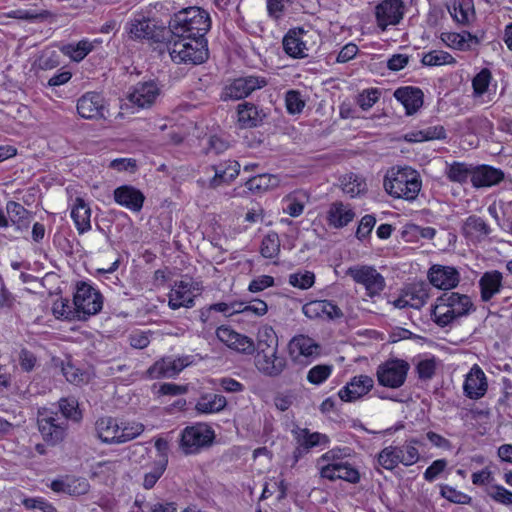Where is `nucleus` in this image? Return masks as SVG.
<instances>
[{
	"mask_svg": "<svg viewBox=\"0 0 512 512\" xmlns=\"http://www.w3.org/2000/svg\"><path fill=\"white\" fill-rule=\"evenodd\" d=\"M211 27L209 14L199 7H188L175 13L169 21L168 37L202 38Z\"/></svg>",
	"mask_w": 512,
	"mask_h": 512,
	"instance_id": "f257e3e1",
	"label": "nucleus"
},
{
	"mask_svg": "<svg viewBox=\"0 0 512 512\" xmlns=\"http://www.w3.org/2000/svg\"><path fill=\"white\" fill-rule=\"evenodd\" d=\"M475 310L471 298L458 292H444L431 308V319L439 327L453 325Z\"/></svg>",
	"mask_w": 512,
	"mask_h": 512,
	"instance_id": "f03ea898",
	"label": "nucleus"
},
{
	"mask_svg": "<svg viewBox=\"0 0 512 512\" xmlns=\"http://www.w3.org/2000/svg\"><path fill=\"white\" fill-rule=\"evenodd\" d=\"M385 191L392 197L413 201L422 188V179L418 171L411 167L392 169L384 178Z\"/></svg>",
	"mask_w": 512,
	"mask_h": 512,
	"instance_id": "7ed1b4c3",
	"label": "nucleus"
},
{
	"mask_svg": "<svg viewBox=\"0 0 512 512\" xmlns=\"http://www.w3.org/2000/svg\"><path fill=\"white\" fill-rule=\"evenodd\" d=\"M171 59L177 63L201 64L208 58L206 39L167 36Z\"/></svg>",
	"mask_w": 512,
	"mask_h": 512,
	"instance_id": "20e7f679",
	"label": "nucleus"
},
{
	"mask_svg": "<svg viewBox=\"0 0 512 512\" xmlns=\"http://www.w3.org/2000/svg\"><path fill=\"white\" fill-rule=\"evenodd\" d=\"M37 425L43 440L49 445L55 446L66 437L68 422L58 412L47 408L39 409Z\"/></svg>",
	"mask_w": 512,
	"mask_h": 512,
	"instance_id": "39448f33",
	"label": "nucleus"
},
{
	"mask_svg": "<svg viewBox=\"0 0 512 512\" xmlns=\"http://www.w3.org/2000/svg\"><path fill=\"white\" fill-rule=\"evenodd\" d=\"M73 305L78 321H86L90 316L99 313L103 306V297L99 291L86 282H79L73 296Z\"/></svg>",
	"mask_w": 512,
	"mask_h": 512,
	"instance_id": "423d86ee",
	"label": "nucleus"
},
{
	"mask_svg": "<svg viewBox=\"0 0 512 512\" xmlns=\"http://www.w3.org/2000/svg\"><path fill=\"white\" fill-rule=\"evenodd\" d=\"M215 432L206 423H196L185 427L181 432L180 448L184 454H196L212 444Z\"/></svg>",
	"mask_w": 512,
	"mask_h": 512,
	"instance_id": "0eeeda50",
	"label": "nucleus"
},
{
	"mask_svg": "<svg viewBox=\"0 0 512 512\" xmlns=\"http://www.w3.org/2000/svg\"><path fill=\"white\" fill-rule=\"evenodd\" d=\"M409 368L405 360L389 359L377 367V381L381 386L397 389L405 383Z\"/></svg>",
	"mask_w": 512,
	"mask_h": 512,
	"instance_id": "6e6552de",
	"label": "nucleus"
},
{
	"mask_svg": "<svg viewBox=\"0 0 512 512\" xmlns=\"http://www.w3.org/2000/svg\"><path fill=\"white\" fill-rule=\"evenodd\" d=\"M346 275L363 285L369 297L379 295L385 288L384 277L373 266L355 265L347 269Z\"/></svg>",
	"mask_w": 512,
	"mask_h": 512,
	"instance_id": "1a4fd4ad",
	"label": "nucleus"
},
{
	"mask_svg": "<svg viewBox=\"0 0 512 512\" xmlns=\"http://www.w3.org/2000/svg\"><path fill=\"white\" fill-rule=\"evenodd\" d=\"M127 32L131 39H147L155 43L164 42L168 32L165 27H157L149 18L137 16L127 23Z\"/></svg>",
	"mask_w": 512,
	"mask_h": 512,
	"instance_id": "9d476101",
	"label": "nucleus"
},
{
	"mask_svg": "<svg viewBox=\"0 0 512 512\" xmlns=\"http://www.w3.org/2000/svg\"><path fill=\"white\" fill-rule=\"evenodd\" d=\"M268 84L265 77L244 76L234 79L223 89L221 98L223 100H240L248 97L257 89H261Z\"/></svg>",
	"mask_w": 512,
	"mask_h": 512,
	"instance_id": "9b49d317",
	"label": "nucleus"
},
{
	"mask_svg": "<svg viewBox=\"0 0 512 512\" xmlns=\"http://www.w3.org/2000/svg\"><path fill=\"white\" fill-rule=\"evenodd\" d=\"M405 5L403 0H383L375 7L377 26L385 31L388 26H395L403 19Z\"/></svg>",
	"mask_w": 512,
	"mask_h": 512,
	"instance_id": "f8f14e48",
	"label": "nucleus"
},
{
	"mask_svg": "<svg viewBox=\"0 0 512 512\" xmlns=\"http://www.w3.org/2000/svg\"><path fill=\"white\" fill-rule=\"evenodd\" d=\"M190 364L189 356L178 358L164 357L147 369L146 376L150 379L172 378Z\"/></svg>",
	"mask_w": 512,
	"mask_h": 512,
	"instance_id": "ddd939ff",
	"label": "nucleus"
},
{
	"mask_svg": "<svg viewBox=\"0 0 512 512\" xmlns=\"http://www.w3.org/2000/svg\"><path fill=\"white\" fill-rule=\"evenodd\" d=\"M78 114L85 119H105L108 108L104 97L97 92H87L77 101Z\"/></svg>",
	"mask_w": 512,
	"mask_h": 512,
	"instance_id": "4468645a",
	"label": "nucleus"
},
{
	"mask_svg": "<svg viewBox=\"0 0 512 512\" xmlns=\"http://www.w3.org/2000/svg\"><path fill=\"white\" fill-rule=\"evenodd\" d=\"M427 276L430 284L441 290H451L460 282V273L452 266L434 264L428 270Z\"/></svg>",
	"mask_w": 512,
	"mask_h": 512,
	"instance_id": "2eb2a0df",
	"label": "nucleus"
},
{
	"mask_svg": "<svg viewBox=\"0 0 512 512\" xmlns=\"http://www.w3.org/2000/svg\"><path fill=\"white\" fill-rule=\"evenodd\" d=\"M256 369L264 376L275 378L280 376L287 367V360L278 354V350L269 353L255 354Z\"/></svg>",
	"mask_w": 512,
	"mask_h": 512,
	"instance_id": "dca6fc26",
	"label": "nucleus"
},
{
	"mask_svg": "<svg viewBox=\"0 0 512 512\" xmlns=\"http://www.w3.org/2000/svg\"><path fill=\"white\" fill-rule=\"evenodd\" d=\"M160 95L155 81L139 82L128 93V100L139 108H150Z\"/></svg>",
	"mask_w": 512,
	"mask_h": 512,
	"instance_id": "f3484780",
	"label": "nucleus"
},
{
	"mask_svg": "<svg viewBox=\"0 0 512 512\" xmlns=\"http://www.w3.org/2000/svg\"><path fill=\"white\" fill-rule=\"evenodd\" d=\"M194 290V283L190 280H181L175 282L174 286L168 294V306L172 310H177L181 307H193L194 298L196 296Z\"/></svg>",
	"mask_w": 512,
	"mask_h": 512,
	"instance_id": "a211bd4d",
	"label": "nucleus"
},
{
	"mask_svg": "<svg viewBox=\"0 0 512 512\" xmlns=\"http://www.w3.org/2000/svg\"><path fill=\"white\" fill-rule=\"evenodd\" d=\"M374 386V380L368 375L354 376L338 392L342 401L352 402L366 395Z\"/></svg>",
	"mask_w": 512,
	"mask_h": 512,
	"instance_id": "6ab92c4d",
	"label": "nucleus"
},
{
	"mask_svg": "<svg viewBox=\"0 0 512 512\" xmlns=\"http://www.w3.org/2000/svg\"><path fill=\"white\" fill-rule=\"evenodd\" d=\"M320 476L330 481L341 479L353 484L360 481L359 471L348 462L323 465L320 468Z\"/></svg>",
	"mask_w": 512,
	"mask_h": 512,
	"instance_id": "aec40b11",
	"label": "nucleus"
},
{
	"mask_svg": "<svg viewBox=\"0 0 512 512\" xmlns=\"http://www.w3.org/2000/svg\"><path fill=\"white\" fill-rule=\"evenodd\" d=\"M488 383L483 370L475 364L467 374L463 389L470 399H480L487 392Z\"/></svg>",
	"mask_w": 512,
	"mask_h": 512,
	"instance_id": "412c9836",
	"label": "nucleus"
},
{
	"mask_svg": "<svg viewBox=\"0 0 512 512\" xmlns=\"http://www.w3.org/2000/svg\"><path fill=\"white\" fill-rule=\"evenodd\" d=\"M114 200L133 212H139L143 207L145 196L135 187L123 185L114 190Z\"/></svg>",
	"mask_w": 512,
	"mask_h": 512,
	"instance_id": "4be33fe9",
	"label": "nucleus"
},
{
	"mask_svg": "<svg viewBox=\"0 0 512 512\" xmlns=\"http://www.w3.org/2000/svg\"><path fill=\"white\" fill-rule=\"evenodd\" d=\"M491 232L492 229L486 221L477 215L467 217L462 226L464 237L474 243L482 242Z\"/></svg>",
	"mask_w": 512,
	"mask_h": 512,
	"instance_id": "5701e85b",
	"label": "nucleus"
},
{
	"mask_svg": "<svg viewBox=\"0 0 512 512\" xmlns=\"http://www.w3.org/2000/svg\"><path fill=\"white\" fill-rule=\"evenodd\" d=\"M50 488L56 493H66L71 496H80L88 493L90 484L83 477H66L65 479L53 480Z\"/></svg>",
	"mask_w": 512,
	"mask_h": 512,
	"instance_id": "b1692460",
	"label": "nucleus"
},
{
	"mask_svg": "<svg viewBox=\"0 0 512 512\" xmlns=\"http://www.w3.org/2000/svg\"><path fill=\"white\" fill-rule=\"evenodd\" d=\"M394 97L405 107L407 115L416 113L423 105V92L417 87H399L394 91Z\"/></svg>",
	"mask_w": 512,
	"mask_h": 512,
	"instance_id": "393cba45",
	"label": "nucleus"
},
{
	"mask_svg": "<svg viewBox=\"0 0 512 512\" xmlns=\"http://www.w3.org/2000/svg\"><path fill=\"white\" fill-rule=\"evenodd\" d=\"M503 180L504 172L501 169L489 165L474 167L472 185L475 188L490 187L499 184Z\"/></svg>",
	"mask_w": 512,
	"mask_h": 512,
	"instance_id": "a878e982",
	"label": "nucleus"
},
{
	"mask_svg": "<svg viewBox=\"0 0 512 512\" xmlns=\"http://www.w3.org/2000/svg\"><path fill=\"white\" fill-rule=\"evenodd\" d=\"M212 169L215 175L210 179L208 187L216 189L222 184H229L238 176L240 164L235 160H228L219 165H213Z\"/></svg>",
	"mask_w": 512,
	"mask_h": 512,
	"instance_id": "bb28decb",
	"label": "nucleus"
},
{
	"mask_svg": "<svg viewBox=\"0 0 512 512\" xmlns=\"http://www.w3.org/2000/svg\"><path fill=\"white\" fill-rule=\"evenodd\" d=\"M289 350L296 359L301 356L314 359L320 354V346L312 338L305 335L293 337L289 343Z\"/></svg>",
	"mask_w": 512,
	"mask_h": 512,
	"instance_id": "cd10ccee",
	"label": "nucleus"
},
{
	"mask_svg": "<svg viewBox=\"0 0 512 512\" xmlns=\"http://www.w3.org/2000/svg\"><path fill=\"white\" fill-rule=\"evenodd\" d=\"M70 216L79 234L91 229V208L83 198L76 197L71 206Z\"/></svg>",
	"mask_w": 512,
	"mask_h": 512,
	"instance_id": "c85d7f7f",
	"label": "nucleus"
},
{
	"mask_svg": "<svg viewBox=\"0 0 512 512\" xmlns=\"http://www.w3.org/2000/svg\"><path fill=\"white\" fill-rule=\"evenodd\" d=\"M238 124L240 128H253L260 125L265 117L262 110L250 102H244L237 107Z\"/></svg>",
	"mask_w": 512,
	"mask_h": 512,
	"instance_id": "c756f323",
	"label": "nucleus"
},
{
	"mask_svg": "<svg viewBox=\"0 0 512 512\" xmlns=\"http://www.w3.org/2000/svg\"><path fill=\"white\" fill-rule=\"evenodd\" d=\"M303 34H305L304 29L297 28L289 30L284 36L283 48L289 56L293 58H304L307 56L305 53L307 47L302 39Z\"/></svg>",
	"mask_w": 512,
	"mask_h": 512,
	"instance_id": "7c9ffc66",
	"label": "nucleus"
},
{
	"mask_svg": "<svg viewBox=\"0 0 512 512\" xmlns=\"http://www.w3.org/2000/svg\"><path fill=\"white\" fill-rule=\"evenodd\" d=\"M119 427L120 425L112 417L100 418L95 424L98 438L107 444H119Z\"/></svg>",
	"mask_w": 512,
	"mask_h": 512,
	"instance_id": "2f4dec72",
	"label": "nucleus"
},
{
	"mask_svg": "<svg viewBox=\"0 0 512 512\" xmlns=\"http://www.w3.org/2000/svg\"><path fill=\"white\" fill-rule=\"evenodd\" d=\"M226 398L221 394L204 393L196 402L195 410L200 414L218 413L225 409Z\"/></svg>",
	"mask_w": 512,
	"mask_h": 512,
	"instance_id": "473e14b6",
	"label": "nucleus"
},
{
	"mask_svg": "<svg viewBox=\"0 0 512 512\" xmlns=\"http://www.w3.org/2000/svg\"><path fill=\"white\" fill-rule=\"evenodd\" d=\"M355 217L354 211L342 202H334L328 210L327 220L335 228H343Z\"/></svg>",
	"mask_w": 512,
	"mask_h": 512,
	"instance_id": "72a5a7b5",
	"label": "nucleus"
},
{
	"mask_svg": "<svg viewBox=\"0 0 512 512\" xmlns=\"http://www.w3.org/2000/svg\"><path fill=\"white\" fill-rule=\"evenodd\" d=\"M481 299L488 302L500 292L502 287V274L499 271H490L483 274L479 280Z\"/></svg>",
	"mask_w": 512,
	"mask_h": 512,
	"instance_id": "f704fd0d",
	"label": "nucleus"
},
{
	"mask_svg": "<svg viewBox=\"0 0 512 512\" xmlns=\"http://www.w3.org/2000/svg\"><path fill=\"white\" fill-rule=\"evenodd\" d=\"M278 336L275 330L268 325H264L258 330L257 343L255 344L256 354L269 353L278 350Z\"/></svg>",
	"mask_w": 512,
	"mask_h": 512,
	"instance_id": "c9c22d12",
	"label": "nucleus"
},
{
	"mask_svg": "<svg viewBox=\"0 0 512 512\" xmlns=\"http://www.w3.org/2000/svg\"><path fill=\"white\" fill-rule=\"evenodd\" d=\"M293 433L296 443H300V445L305 446V448L308 450L320 445H328L330 442V439L326 434L319 432L311 433L307 428H299L293 431Z\"/></svg>",
	"mask_w": 512,
	"mask_h": 512,
	"instance_id": "e433bc0d",
	"label": "nucleus"
},
{
	"mask_svg": "<svg viewBox=\"0 0 512 512\" xmlns=\"http://www.w3.org/2000/svg\"><path fill=\"white\" fill-rule=\"evenodd\" d=\"M474 167L464 162H453L447 165L445 175L453 183L465 184L468 179L472 181Z\"/></svg>",
	"mask_w": 512,
	"mask_h": 512,
	"instance_id": "4c0bfd02",
	"label": "nucleus"
},
{
	"mask_svg": "<svg viewBox=\"0 0 512 512\" xmlns=\"http://www.w3.org/2000/svg\"><path fill=\"white\" fill-rule=\"evenodd\" d=\"M6 210L13 224H16L18 228H28L32 214L23 205L15 201H8Z\"/></svg>",
	"mask_w": 512,
	"mask_h": 512,
	"instance_id": "58836bf2",
	"label": "nucleus"
},
{
	"mask_svg": "<svg viewBox=\"0 0 512 512\" xmlns=\"http://www.w3.org/2000/svg\"><path fill=\"white\" fill-rule=\"evenodd\" d=\"M404 292L415 309H420L429 298V286L423 282L410 285Z\"/></svg>",
	"mask_w": 512,
	"mask_h": 512,
	"instance_id": "ea45409f",
	"label": "nucleus"
},
{
	"mask_svg": "<svg viewBox=\"0 0 512 512\" xmlns=\"http://www.w3.org/2000/svg\"><path fill=\"white\" fill-rule=\"evenodd\" d=\"M278 185V178L271 174H259L251 177L245 183L247 189L254 193H262Z\"/></svg>",
	"mask_w": 512,
	"mask_h": 512,
	"instance_id": "a19ab883",
	"label": "nucleus"
},
{
	"mask_svg": "<svg viewBox=\"0 0 512 512\" xmlns=\"http://www.w3.org/2000/svg\"><path fill=\"white\" fill-rule=\"evenodd\" d=\"M59 414L66 421L72 420L73 422H80L82 419V412L79 409V403L74 397L61 398L58 401Z\"/></svg>",
	"mask_w": 512,
	"mask_h": 512,
	"instance_id": "79ce46f5",
	"label": "nucleus"
},
{
	"mask_svg": "<svg viewBox=\"0 0 512 512\" xmlns=\"http://www.w3.org/2000/svg\"><path fill=\"white\" fill-rule=\"evenodd\" d=\"M93 49V44L89 40H81L76 44H67L62 47V52L69 56L73 61H82Z\"/></svg>",
	"mask_w": 512,
	"mask_h": 512,
	"instance_id": "37998d69",
	"label": "nucleus"
},
{
	"mask_svg": "<svg viewBox=\"0 0 512 512\" xmlns=\"http://www.w3.org/2000/svg\"><path fill=\"white\" fill-rule=\"evenodd\" d=\"M401 453V449L399 446H387L383 448L377 457L379 465L387 470H393L401 463V459L399 458V454Z\"/></svg>",
	"mask_w": 512,
	"mask_h": 512,
	"instance_id": "c03bdc74",
	"label": "nucleus"
},
{
	"mask_svg": "<svg viewBox=\"0 0 512 512\" xmlns=\"http://www.w3.org/2000/svg\"><path fill=\"white\" fill-rule=\"evenodd\" d=\"M342 190L350 197H356L366 190V182L355 174L345 175L341 179Z\"/></svg>",
	"mask_w": 512,
	"mask_h": 512,
	"instance_id": "a18cd8bd",
	"label": "nucleus"
},
{
	"mask_svg": "<svg viewBox=\"0 0 512 512\" xmlns=\"http://www.w3.org/2000/svg\"><path fill=\"white\" fill-rule=\"evenodd\" d=\"M446 130L442 125L428 127L417 133H411L406 136L409 141L421 142L428 140H441L446 138Z\"/></svg>",
	"mask_w": 512,
	"mask_h": 512,
	"instance_id": "49530a36",
	"label": "nucleus"
},
{
	"mask_svg": "<svg viewBox=\"0 0 512 512\" xmlns=\"http://www.w3.org/2000/svg\"><path fill=\"white\" fill-rule=\"evenodd\" d=\"M421 63L424 66H441L455 64V58L448 52L433 50L422 56Z\"/></svg>",
	"mask_w": 512,
	"mask_h": 512,
	"instance_id": "de8ad7c7",
	"label": "nucleus"
},
{
	"mask_svg": "<svg viewBox=\"0 0 512 512\" xmlns=\"http://www.w3.org/2000/svg\"><path fill=\"white\" fill-rule=\"evenodd\" d=\"M418 444H420L419 440L413 438L406 441L403 446H399L401 449V453L399 454L401 464L411 466L418 462L420 458L419 451L416 447Z\"/></svg>",
	"mask_w": 512,
	"mask_h": 512,
	"instance_id": "09e8293b",
	"label": "nucleus"
},
{
	"mask_svg": "<svg viewBox=\"0 0 512 512\" xmlns=\"http://www.w3.org/2000/svg\"><path fill=\"white\" fill-rule=\"evenodd\" d=\"M53 315L57 319H66V320H78L76 317L77 312L75 306H71L70 302L66 298L57 299L52 306Z\"/></svg>",
	"mask_w": 512,
	"mask_h": 512,
	"instance_id": "8fccbe9b",
	"label": "nucleus"
},
{
	"mask_svg": "<svg viewBox=\"0 0 512 512\" xmlns=\"http://www.w3.org/2000/svg\"><path fill=\"white\" fill-rule=\"evenodd\" d=\"M168 458L162 456V459L154 462L152 471L144 475L143 487L147 490L152 489L167 468Z\"/></svg>",
	"mask_w": 512,
	"mask_h": 512,
	"instance_id": "3c124183",
	"label": "nucleus"
},
{
	"mask_svg": "<svg viewBox=\"0 0 512 512\" xmlns=\"http://www.w3.org/2000/svg\"><path fill=\"white\" fill-rule=\"evenodd\" d=\"M145 427L139 422H125L119 427V444L131 441L141 435Z\"/></svg>",
	"mask_w": 512,
	"mask_h": 512,
	"instance_id": "603ef678",
	"label": "nucleus"
},
{
	"mask_svg": "<svg viewBox=\"0 0 512 512\" xmlns=\"http://www.w3.org/2000/svg\"><path fill=\"white\" fill-rule=\"evenodd\" d=\"M261 255L265 258L272 259L280 252V241L276 233L265 236L261 243Z\"/></svg>",
	"mask_w": 512,
	"mask_h": 512,
	"instance_id": "864d4df0",
	"label": "nucleus"
},
{
	"mask_svg": "<svg viewBox=\"0 0 512 512\" xmlns=\"http://www.w3.org/2000/svg\"><path fill=\"white\" fill-rule=\"evenodd\" d=\"M288 282L291 286L306 290L315 283V274L311 271H299L289 275Z\"/></svg>",
	"mask_w": 512,
	"mask_h": 512,
	"instance_id": "5fc2aeb1",
	"label": "nucleus"
},
{
	"mask_svg": "<svg viewBox=\"0 0 512 512\" xmlns=\"http://www.w3.org/2000/svg\"><path fill=\"white\" fill-rule=\"evenodd\" d=\"M492 79L491 71L487 68H483L472 80L473 95L475 97L482 96L489 87Z\"/></svg>",
	"mask_w": 512,
	"mask_h": 512,
	"instance_id": "6e6d98bb",
	"label": "nucleus"
},
{
	"mask_svg": "<svg viewBox=\"0 0 512 512\" xmlns=\"http://www.w3.org/2000/svg\"><path fill=\"white\" fill-rule=\"evenodd\" d=\"M332 365L327 364H319L314 367H312L307 374V380L314 385H320L324 381L327 380V378L332 373Z\"/></svg>",
	"mask_w": 512,
	"mask_h": 512,
	"instance_id": "4d7b16f0",
	"label": "nucleus"
},
{
	"mask_svg": "<svg viewBox=\"0 0 512 512\" xmlns=\"http://www.w3.org/2000/svg\"><path fill=\"white\" fill-rule=\"evenodd\" d=\"M235 336L228 344V347L238 352L252 354L255 350V343L248 336L235 332Z\"/></svg>",
	"mask_w": 512,
	"mask_h": 512,
	"instance_id": "13d9d810",
	"label": "nucleus"
},
{
	"mask_svg": "<svg viewBox=\"0 0 512 512\" xmlns=\"http://www.w3.org/2000/svg\"><path fill=\"white\" fill-rule=\"evenodd\" d=\"M285 104L289 114H299L305 107V101L302 99L301 93L296 90H289L285 96Z\"/></svg>",
	"mask_w": 512,
	"mask_h": 512,
	"instance_id": "bf43d9fd",
	"label": "nucleus"
},
{
	"mask_svg": "<svg viewBox=\"0 0 512 512\" xmlns=\"http://www.w3.org/2000/svg\"><path fill=\"white\" fill-rule=\"evenodd\" d=\"M440 494L442 497L455 504H470L472 501V498L469 495L460 492L449 485H442Z\"/></svg>",
	"mask_w": 512,
	"mask_h": 512,
	"instance_id": "052dcab7",
	"label": "nucleus"
},
{
	"mask_svg": "<svg viewBox=\"0 0 512 512\" xmlns=\"http://www.w3.org/2000/svg\"><path fill=\"white\" fill-rule=\"evenodd\" d=\"M488 495L495 502L502 505H512V491L506 489L502 485H493L491 490L488 492Z\"/></svg>",
	"mask_w": 512,
	"mask_h": 512,
	"instance_id": "680f3d73",
	"label": "nucleus"
},
{
	"mask_svg": "<svg viewBox=\"0 0 512 512\" xmlns=\"http://www.w3.org/2000/svg\"><path fill=\"white\" fill-rule=\"evenodd\" d=\"M381 92L377 88L364 90L359 94L357 103L363 110L370 109L379 99Z\"/></svg>",
	"mask_w": 512,
	"mask_h": 512,
	"instance_id": "e2e57ef3",
	"label": "nucleus"
},
{
	"mask_svg": "<svg viewBox=\"0 0 512 512\" xmlns=\"http://www.w3.org/2000/svg\"><path fill=\"white\" fill-rule=\"evenodd\" d=\"M235 312H252L256 316H263L268 311V306L265 301L254 299L250 304L239 303L238 309Z\"/></svg>",
	"mask_w": 512,
	"mask_h": 512,
	"instance_id": "0e129e2a",
	"label": "nucleus"
},
{
	"mask_svg": "<svg viewBox=\"0 0 512 512\" xmlns=\"http://www.w3.org/2000/svg\"><path fill=\"white\" fill-rule=\"evenodd\" d=\"M284 201L287 203L284 212L291 217H298L304 211V203L299 201L294 194L288 195Z\"/></svg>",
	"mask_w": 512,
	"mask_h": 512,
	"instance_id": "69168bd1",
	"label": "nucleus"
},
{
	"mask_svg": "<svg viewBox=\"0 0 512 512\" xmlns=\"http://www.w3.org/2000/svg\"><path fill=\"white\" fill-rule=\"evenodd\" d=\"M376 223V219L373 215H365L362 217L357 231H356V237L359 240L365 239L372 231Z\"/></svg>",
	"mask_w": 512,
	"mask_h": 512,
	"instance_id": "338daca9",
	"label": "nucleus"
},
{
	"mask_svg": "<svg viewBox=\"0 0 512 512\" xmlns=\"http://www.w3.org/2000/svg\"><path fill=\"white\" fill-rule=\"evenodd\" d=\"M436 370V362L434 359H425L418 363L417 373L420 379L429 380L431 379Z\"/></svg>",
	"mask_w": 512,
	"mask_h": 512,
	"instance_id": "774afa93",
	"label": "nucleus"
}]
</instances>
